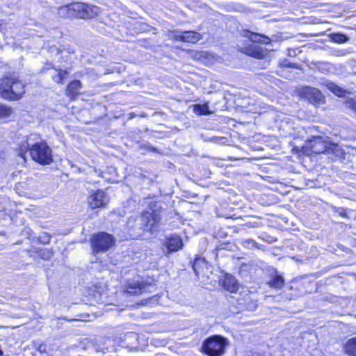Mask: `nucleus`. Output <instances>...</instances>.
Here are the masks:
<instances>
[{"mask_svg": "<svg viewBox=\"0 0 356 356\" xmlns=\"http://www.w3.org/2000/svg\"><path fill=\"white\" fill-rule=\"evenodd\" d=\"M35 134H30L23 138L18 145V156L22 161L19 163H26V153L29 151L33 160L42 165L52 162V152L50 147L44 142H38Z\"/></svg>", "mask_w": 356, "mask_h": 356, "instance_id": "obj_1", "label": "nucleus"}, {"mask_svg": "<svg viewBox=\"0 0 356 356\" xmlns=\"http://www.w3.org/2000/svg\"><path fill=\"white\" fill-rule=\"evenodd\" d=\"M24 86L17 75L6 76L1 81L0 95L6 99H19L24 93Z\"/></svg>", "mask_w": 356, "mask_h": 356, "instance_id": "obj_2", "label": "nucleus"}, {"mask_svg": "<svg viewBox=\"0 0 356 356\" xmlns=\"http://www.w3.org/2000/svg\"><path fill=\"white\" fill-rule=\"evenodd\" d=\"M160 220L161 216L158 211H145L138 219L130 218L127 221V226L134 232L136 229H143L153 232Z\"/></svg>", "mask_w": 356, "mask_h": 356, "instance_id": "obj_3", "label": "nucleus"}, {"mask_svg": "<svg viewBox=\"0 0 356 356\" xmlns=\"http://www.w3.org/2000/svg\"><path fill=\"white\" fill-rule=\"evenodd\" d=\"M229 342L226 338L215 335L206 339L202 346L203 352L209 356H222Z\"/></svg>", "mask_w": 356, "mask_h": 356, "instance_id": "obj_4", "label": "nucleus"}, {"mask_svg": "<svg viewBox=\"0 0 356 356\" xmlns=\"http://www.w3.org/2000/svg\"><path fill=\"white\" fill-rule=\"evenodd\" d=\"M90 243L93 252H104L115 245V238L106 232H99L92 236Z\"/></svg>", "mask_w": 356, "mask_h": 356, "instance_id": "obj_5", "label": "nucleus"}, {"mask_svg": "<svg viewBox=\"0 0 356 356\" xmlns=\"http://www.w3.org/2000/svg\"><path fill=\"white\" fill-rule=\"evenodd\" d=\"M109 202L108 195L103 190L92 191L88 198L89 207L92 209L105 207Z\"/></svg>", "mask_w": 356, "mask_h": 356, "instance_id": "obj_6", "label": "nucleus"}, {"mask_svg": "<svg viewBox=\"0 0 356 356\" xmlns=\"http://www.w3.org/2000/svg\"><path fill=\"white\" fill-rule=\"evenodd\" d=\"M330 140L323 136H312L307 140V146L315 154L326 153Z\"/></svg>", "mask_w": 356, "mask_h": 356, "instance_id": "obj_7", "label": "nucleus"}, {"mask_svg": "<svg viewBox=\"0 0 356 356\" xmlns=\"http://www.w3.org/2000/svg\"><path fill=\"white\" fill-rule=\"evenodd\" d=\"M300 95L313 104H320L325 102L324 95L316 88L304 87L300 90Z\"/></svg>", "mask_w": 356, "mask_h": 356, "instance_id": "obj_8", "label": "nucleus"}, {"mask_svg": "<svg viewBox=\"0 0 356 356\" xmlns=\"http://www.w3.org/2000/svg\"><path fill=\"white\" fill-rule=\"evenodd\" d=\"M240 51L257 59L264 58L267 55V51L261 47L254 44H238Z\"/></svg>", "mask_w": 356, "mask_h": 356, "instance_id": "obj_9", "label": "nucleus"}, {"mask_svg": "<svg viewBox=\"0 0 356 356\" xmlns=\"http://www.w3.org/2000/svg\"><path fill=\"white\" fill-rule=\"evenodd\" d=\"M77 17L83 19L93 18L98 15L100 8L97 6L76 3Z\"/></svg>", "mask_w": 356, "mask_h": 356, "instance_id": "obj_10", "label": "nucleus"}, {"mask_svg": "<svg viewBox=\"0 0 356 356\" xmlns=\"http://www.w3.org/2000/svg\"><path fill=\"white\" fill-rule=\"evenodd\" d=\"M163 245L167 250L166 252H164L165 254H168L181 250L184 244L179 236L173 234L166 238Z\"/></svg>", "mask_w": 356, "mask_h": 356, "instance_id": "obj_11", "label": "nucleus"}, {"mask_svg": "<svg viewBox=\"0 0 356 356\" xmlns=\"http://www.w3.org/2000/svg\"><path fill=\"white\" fill-rule=\"evenodd\" d=\"M241 35L248 39L253 43H262L267 44L271 42V39L268 36L263 34L254 33L246 29L241 31Z\"/></svg>", "mask_w": 356, "mask_h": 356, "instance_id": "obj_12", "label": "nucleus"}, {"mask_svg": "<svg viewBox=\"0 0 356 356\" xmlns=\"http://www.w3.org/2000/svg\"><path fill=\"white\" fill-rule=\"evenodd\" d=\"M58 15L61 17H77L76 3L60 7L58 9Z\"/></svg>", "mask_w": 356, "mask_h": 356, "instance_id": "obj_13", "label": "nucleus"}, {"mask_svg": "<svg viewBox=\"0 0 356 356\" xmlns=\"http://www.w3.org/2000/svg\"><path fill=\"white\" fill-rule=\"evenodd\" d=\"M201 39L202 35L197 32L192 31H181V42L197 43Z\"/></svg>", "mask_w": 356, "mask_h": 356, "instance_id": "obj_14", "label": "nucleus"}, {"mask_svg": "<svg viewBox=\"0 0 356 356\" xmlns=\"http://www.w3.org/2000/svg\"><path fill=\"white\" fill-rule=\"evenodd\" d=\"M343 350L348 356H356V336L351 337L344 343Z\"/></svg>", "mask_w": 356, "mask_h": 356, "instance_id": "obj_15", "label": "nucleus"}, {"mask_svg": "<svg viewBox=\"0 0 356 356\" xmlns=\"http://www.w3.org/2000/svg\"><path fill=\"white\" fill-rule=\"evenodd\" d=\"M223 286L231 293L236 292L238 288L237 280L234 277L229 275L225 276L223 280Z\"/></svg>", "mask_w": 356, "mask_h": 356, "instance_id": "obj_16", "label": "nucleus"}, {"mask_svg": "<svg viewBox=\"0 0 356 356\" xmlns=\"http://www.w3.org/2000/svg\"><path fill=\"white\" fill-rule=\"evenodd\" d=\"M82 88V84L80 81L74 80L69 83L66 93L71 98L74 97L79 93L80 89Z\"/></svg>", "mask_w": 356, "mask_h": 356, "instance_id": "obj_17", "label": "nucleus"}, {"mask_svg": "<svg viewBox=\"0 0 356 356\" xmlns=\"http://www.w3.org/2000/svg\"><path fill=\"white\" fill-rule=\"evenodd\" d=\"M324 84L329 90L338 97H343L346 93H348V90L337 86L334 82L326 81L324 82Z\"/></svg>", "mask_w": 356, "mask_h": 356, "instance_id": "obj_18", "label": "nucleus"}, {"mask_svg": "<svg viewBox=\"0 0 356 356\" xmlns=\"http://www.w3.org/2000/svg\"><path fill=\"white\" fill-rule=\"evenodd\" d=\"M268 284L270 287L280 289L284 285V280L281 275L275 272V274L272 275V278L268 282Z\"/></svg>", "mask_w": 356, "mask_h": 356, "instance_id": "obj_19", "label": "nucleus"}, {"mask_svg": "<svg viewBox=\"0 0 356 356\" xmlns=\"http://www.w3.org/2000/svg\"><path fill=\"white\" fill-rule=\"evenodd\" d=\"M145 286L143 283L134 282L129 283L127 291L131 295H137L145 291Z\"/></svg>", "mask_w": 356, "mask_h": 356, "instance_id": "obj_20", "label": "nucleus"}, {"mask_svg": "<svg viewBox=\"0 0 356 356\" xmlns=\"http://www.w3.org/2000/svg\"><path fill=\"white\" fill-rule=\"evenodd\" d=\"M327 154H332L337 158H343L345 155L344 151L337 144L329 143L328 147L327 149Z\"/></svg>", "mask_w": 356, "mask_h": 356, "instance_id": "obj_21", "label": "nucleus"}, {"mask_svg": "<svg viewBox=\"0 0 356 356\" xmlns=\"http://www.w3.org/2000/svg\"><path fill=\"white\" fill-rule=\"evenodd\" d=\"M207 261L204 258L197 257L193 263V269L197 275L200 273L201 269L206 266Z\"/></svg>", "mask_w": 356, "mask_h": 356, "instance_id": "obj_22", "label": "nucleus"}, {"mask_svg": "<svg viewBox=\"0 0 356 356\" xmlns=\"http://www.w3.org/2000/svg\"><path fill=\"white\" fill-rule=\"evenodd\" d=\"M166 35L170 40L175 41H181V31L179 30H168L166 31Z\"/></svg>", "mask_w": 356, "mask_h": 356, "instance_id": "obj_23", "label": "nucleus"}, {"mask_svg": "<svg viewBox=\"0 0 356 356\" xmlns=\"http://www.w3.org/2000/svg\"><path fill=\"white\" fill-rule=\"evenodd\" d=\"M194 111L198 115H208L211 113L209 110V106L207 104L203 105H195L194 107Z\"/></svg>", "mask_w": 356, "mask_h": 356, "instance_id": "obj_24", "label": "nucleus"}, {"mask_svg": "<svg viewBox=\"0 0 356 356\" xmlns=\"http://www.w3.org/2000/svg\"><path fill=\"white\" fill-rule=\"evenodd\" d=\"M331 39L337 43H345L349 40V37L342 33H334L331 35Z\"/></svg>", "mask_w": 356, "mask_h": 356, "instance_id": "obj_25", "label": "nucleus"}, {"mask_svg": "<svg viewBox=\"0 0 356 356\" xmlns=\"http://www.w3.org/2000/svg\"><path fill=\"white\" fill-rule=\"evenodd\" d=\"M138 334L135 332H128L124 335V341L127 342L128 346L131 348L136 347L134 343H130L131 341L138 339Z\"/></svg>", "mask_w": 356, "mask_h": 356, "instance_id": "obj_26", "label": "nucleus"}, {"mask_svg": "<svg viewBox=\"0 0 356 356\" xmlns=\"http://www.w3.org/2000/svg\"><path fill=\"white\" fill-rule=\"evenodd\" d=\"M12 113V107L0 104V118L9 117Z\"/></svg>", "mask_w": 356, "mask_h": 356, "instance_id": "obj_27", "label": "nucleus"}, {"mask_svg": "<svg viewBox=\"0 0 356 356\" xmlns=\"http://www.w3.org/2000/svg\"><path fill=\"white\" fill-rule=\"evenodd\" d=\"M66 74V71L60 70L58 74L52 76V79L56 83H63Z\"/></svg>", "mask_w": 356, "mask_h": 356, "instance_id": "obj_28", "label": "nucleus"}, {"mask_svg": "<svg viewBox=\"0 0 356 356\" xmlns=\"http://www.w3.org/2000/svg\"><path fill=\"white\" fill-rule=\"evenodd\" d=\"M343 104L347 108H350L356 113V100L352 98H348L344 101Z\"/></svg>", "mask_w": 356, "mask_h": 356, "instance_id": "obj_29", "label": "nucleus"}, {"mask_svg": "<svg viewBox=\"0 0 356 356\" xmlns=\"http://www.w3.org/2000/svg\"><path fill=\"white\" fill-rule=\"evenodd\" d=\"M39 241L43 244H48L51 241V236L47 233H43L40 236Z\"/></svg>", "mask_w": 356, "mask_h": 356, "instance_id": "obj_30", "label": "nucleus"}, {"mask_svg": "<svg viewBox=\"0 0 356 356\" xmlns=\"http://www.w3.org/2000/svg\"><path fill=\"white\" fill-rule=\"evenodd\" d=\"M40 256L43 259H48L53 256V252L50 250L45 249L41 252Z\"/></svg>", "mask_w": 356, "mask_h": 356, "instance_id": "obj_31", "label": "nucleus"}, {"mask_svg": "<svg viewBox=\"0 0 356 356\" xmlns=\"http://www.w3.org/2000/svg\"><path fill=\"white\" fill-rule=\"evenodd\" d=\"M188 52L189 53L190 56L191 57H193L194 58L198 59L201 57V53L195 51H191L188 50Z\"/></svg>", "mask_w": 356, "mask_h": 356, "instance_id": "obj_32", "label": "nucleus"}, {"mask_svg": "<svg viewBox=\"0 0 356 356\" xmlns=\"http://www.w3.org/2000/svg\"><path fill=\"white\" fill-rule=\"evenodd\" d=\"M37 350L40 353H47V346L44 344H40L37 348Z\"/></svg>", "mask_w": 356, "mask_h": 356, "instance_id": "obj_33", "label": "nucleus"}, {"mask_svg": "<svg viewBox=\"0 0 356 356\" xmlns=\"http://www.w3.org/2000/svg\"><path fill=\"white\" fill-rule=\"evenodd\" d=\"M283 65L288 67H292V68H296V69L299 68L298 65L297 64L291 63L287 60L284 62Z\"/></svg>", "mask_w": 356, "mask_h": 356, "instance_id": "obj_34", "label": "nucleus"}, {"mask_svg": "<svg viewBox=\"0 0 356 356\" xmlns=\"http://www.w3.org/2000/svg\"><path fill=\"white\" fill-rule=\"evenodd\" d=\"M339 213L341 216H346V213L343 209H341V211H339Z\"/></svg>", "mask_w": 356, "mask_h": 356, "instance_id": "obj_35", "label": "nucleus"}, {"mask_svg": "<svg viewBox=\"0 0 356 356\" xmlns=\"http://www.w3.org/2000/svg\"><path fill=\"white\" fill-rule=\"evenodd\" d=\"M248 243L253 245L254 243V241L250 240Z\"/></svg>", "mask_w": 356, "mask_h": 356, "instance_id": "obj_36", "label": "nucleus"}, {"mask_svg": "<svg viewBox=\"0 0 356 356\" xmlns=\"http://www.w3.org/2000/svg\"><path fill=\"white\" fill-rule=\"evenodd\" d=\"M129 234H130V236H134L136 234V233H134L133 232H131Z\"/></svg>", "mask_w": 356, "mask_h": 356, "instance_id": "obj_37", "label": "nucleus"}, {"mask_svg": "<svg viewBox=\"0 0 356 356\" xmlns=\"http://www.w3.org/2000/svg\"><path fill=\"white\" fill-rule=\"evenodd\" d=\"M68 52L69 53H74V50L70 51V49H68Z\"/></svg>", "mask_w": 356, "mask_h": 356, "instance_id": "obj_38", "label": "nucleus"}]
</instances>
